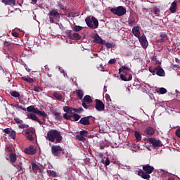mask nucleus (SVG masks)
<instances>
[{
	"instance_id": "obj_28",
	"label": "nucleus",
	"mask_w": 180,
	"mask_h": 180,
	"mask_svg": "<svg viewBox=\"0 0 180 180\" xmlns=\"http://www.w3.org/2000/svg\"><path fill=\"white\" fill-rule=\"evenodd\" d=\"M53 96L57 98L58 101H61L63 99V95L59 94L58 93H53Z\"/></svg>"
},
{
	"instance_id": "obj_47",
	"label": "nucleus",
	"mask_w": 180,
	"mask_h": 180,
	"mask_svg": "<svg viewBox=\"0 0 180 180\" xmlns=\"http://www.w3.org/2000/svg\"><path fill=\"white\" fill-rule=\"evenodd\" d=\"M4 133H6V134H11V129L9 128H6L4 129Z\"/></svg>"
},
{
	"instance_id": "obj_46",
	"label": "nucleus",
	"mask_w": 180,
	"mask_h": 180,
	"mask_svg": "<svg viewBox=\"0 0 180 180\" xmlns=\"http://www.w3.org/2000/svg\"><path fill=\"white\" fill-rule=\"evenodd\" d=\"M14 121L15 122V123H17L18 124H20L22 123V120L19 119V118H15Z\"/></svg>"
},
{
	"instance_id": "obj_10",
	"label": "nucleus",
	"mask_w": 180,
	"mask_h": 180,
	"mask_svg": "<svg viewBox=\"0 0 180 180\" xmlns=\"http://www.w3.org/2000/svg\"><path fill=\"white\" fill-rule=\"evenodd\" d=\"M90 117L91 116L82 117L79 122L80 124H84V126H89V124H91V122H89Z\"/></svg>"
},
{
	"instance_id": "obj_59",
	"label": "nucleus",
	"mask_w": 180,
	"mask_h": 180,
	"mask_svg": "<svg viewBox=\"0 0 180 180\" xmlns=\"http://www.w3.org/2000/svg\"><path fill=\"white\" fill-rule=\"evenodd\" d=\"M12 35H13L14 37H19V34H18V32H13V33H12Z\"/></svg>"
},
{
	"instance_id": "obj_43",
	"label": "nucleus",
	"mask_w": 180,
	"mask_h": 180,
	"mask_svg": "<svg viewBox=\"0 0 180 180\" xmlns=\"http://www.w3.org/2000/svg\"><path fill=\"white\" fill-rule=\"evenodd\" d=\"M128 23L129 26H136V22L133 20H129Z\"/></svg>"
},
{
	"instance_id": "obj_30",
	"label": "nucleus",
	"mask_w": 180,
	"mask_h": 180,
	"mask_svg": "<svg viewBox=\"0 0 180 180\" xmlns=\"http://www.w3.org/2000/svg\"><path fill=\"white\" fill-rule=\"evenodd\" d=\"M76 139H77V140H79V141H85V140H86L85 139V136H83L81 134L76 136Z\"/></svg>"
},
{
	"instance_id": "obj_18",
	"label": "nucleus",
	"mask_w": 180,
	"mask_h": 180,
	"mask_svg": "<svg viewBox=\"0 0 180 180\" xmlns=\"http://www.w3.org/2000/svg\"><path fill=\"white\" fill-rule=\"evenodd\" d=\"M1 2L5 5H9L13 6L15 5V0H1Z\"/></svg>"
},
{
	"instance_id": "obj_23",
	"label": "nucleus",
	"mask_w": 180,
	"mask_h": 180,
	"mask_svg": "<svg viewBox=\"0 0 180 180\" xmlns=\"http://www.w3.org/2000/svg\"><path fill=\"white\" fill-rule=\"evenodd\" d=\"M16 160H17V158H16V154L13 153H11L10 154V161L11 162H16Z\"/></svg>"
},
{
	"instance_id": "obj_27",
	"label": "nucleus",
	"mask_w": 180,
	"mask_h": 180,
	"mask_svg": "<svg viewBox=\"0 0 180 180\" xmlns=\"http://www.w3.org/2000/svg\"><path fill=\"white\" fill-rule=\"evenodd\" d=\"M134 135L137 141H140V140H141V134H140V132L136 131Z\"/></svg>"
},
{
	"instance_id": "obj_58",
	"label": "nucleus",
	"mask_w": 180,
	"mask_h": 180,
	"mask_svg": "<svg viewBox=\"0 0 180 180\" xmlns=\"http://www.w3.org/2000/svg\"><path fill=\"white\" fill-rule=\"evenodd\" d=\"M51 113L56 116L58 112H57V110H51Z\"/></svg>"
},
{
	"instance_id": "obj_14",
	"label": "nucleus",
	"mask_w": 180,
	"mask_h": 180,
	"mask_svg": "<svg viewBox=\"0 0 180 180\" xmlns=\"http://www.w3.org/2000/svg\"><path fill=\"white\" fill-rule=\"evenodd\" d=\"M132 33L136 37H140V28L139 26H136L132 28Z\"/></svg>"
},
{
	"instance_id": "obj_54",
	"label": "nucleus",
	"mask_w": 180,
	"mask_h": 180,
	"mask_svg": "<svg viewBox=\"0 0 180 180\" xmlns=\"http://www.w3.org/2000/svg\"><path fill=\"white\" fill-rule=\"evenodd\" d=\"M17 169H18V171H22V163L18 165Z\"/></svg>"
},
{
	"instance_id": "obj_34",
	"label": "nucleus",
	"mask_w": 180,
	"mask_h": 180,
	"mask_svg": "<svg viewBox=\"0 0 180 180\" xmlns=\"http://www.w3.org/2000/svg\"><path fill=\"white\" fill-rule=\"evenodd\" d=\"M73 118L75 122H78V120L81 119V115H79L77 113H75V114H73Z\"/></svg>"
},
{
	"instance_id": "obj_31",
	"label": "nucleus",
	"mask_w": 180,
	"mask_h": 180,
	"mask_svg": "<svg viewBox=\"0 0 180 180\" xmlns=\"http://www.w3.org/2000/svg\"><path fill=\"white\" fill-rule=\"evenodd\" d=\"M139 148H140V145L134 144V145H132L131 150V151L136 152V151H137V150H139Z\"/></svg>"
},
{
	"instance_id": "obj_64",
	"label": "nucleus",
	"mask_w": 180,
	"mask_h": 180,
	"mask_svg": "<svg viewBox=\"0 0 180 180\" xmlns=\"http://www.w3.org/2000/svg\"><path fill=\"white\" fill-rule=\"evenodd\" d=\"M71 109H72V110H74V112H79V110H78L77 108H71Z\"/></svg>"
},
{
	"instance_id": "obj_63",
	"label": "nucleus",
	"mask_w": 180,
	"mask_h": 180,
	"mask_svg": "<svg viewBox=\"0 0 180 180\" xmlns=\"http://www.w3.org/2000/svg\"><path fill=\"white\" fill-rule=\"evenodd\" d=\"M98 157H100V158H103V153H98Z\"/></svg>"
},
{
	"instance_id": "obj_51",
	"label": "nucleus",
	"mask_w": 180,
	"mask_h": 180,
	"mask_svg": "<svg viewBox=\"0 0 180 180\" xmlns=\"http://www.w3.org/2000/svg\"><path fill=\"white\" fill-rule=\"evenodd\" d=\"M105 165L108 166L110 164V160H109V158L106 159V160L104 162Z\"/></svg>"
},
{
	"instance_id": "obj_36",
	"label": "nucleus",
	"mask_w": 180,
	"mask_h": 180,
	"mask_svg": "<svg viewBox=\"0 0 180 180\" xmlns=\"http://www.w3.org/2000/svg\"><path fill=\"white\" fill-rule=\"evenodd\" d=\"M64 112H66V113H72V110H71V108L68 106H65L63 108Z\"/></svg>"
},
{
	"instance_id": "obj_39",
	"label": "nucleus",
	"mask_w": 180,
	"mask_h": 180,
	"mask_svg": "<svg viewBox=\"0 0 180 180\" xmlns=\"http://www.w3.org/2000/svg\"><path fill=\"white\" fill-rule=\"evenodd\" d=\"M49 175H51V176H53V178H56L57 172L53 170H49Z\"/></svg>"
},
{
	"instance_id": "obj_17",
	"label": "nucleus",
	"mask_w": 180,
	"mask_h": 180,
	"mask_svg": "<svg viewBox=\"0 0 180 180\" xmlns=\"http://www.w3.org/2000/svg\"><path fill=\"white\" fill-rule=\"evenodd\" d=\"M25 134H27V139L28 140H33V134H34V131L32 130L26 131Z\"/></svg>"
},
{
	"instance_id": "obj_35",
	"label": "nucleus",
	"mask_w": 180,
	"mask_h": 180,
	"mask_svg": "<svg viewBox=\"0 0 180 180\" xmlns=\"http://www.w3.org/2000/svg\"><path fill=\"white\" fill-rule=\"evenodd\" d=\"M153 13H154V15H155V16H159L160 15V8H153Z\"/></svg>"
},
{
	"instance_id": "obj_48",
	"label": "nucleus",
	"mask_w": 180,
	"mask_h": 180,
	"mask_svg": "<svg viewBox=\"0 0 180 180\" xmlns=\"http://www.w3.org/2000/svg\"><path fill=\"white\" fill-rule=\"evenodd\" d=\"M15 108H16V109H21L22 110H24L25 112H26V108H22L21 105H16Z\"/></svg>"
},
{
	"instance_id": "obj_12",
	"label": "nucleus",
	"mask_w": 180,
	"mask_h": 180,
	"mask_svg": "<svg viewBox=\"0 0 180 180\" xmlns=\"http://www.w3.org/2000/svg\"><path fill=\"white\" fill-rule=\"evenodd\" d=\"M31 166L34 172H37V171H39V172H41L43 171V169H41V167L39 166L35 162H32Z\"/></svg>"
},
{
	"instance_id": "obj_40",
	"label": "nucleus",
	"mask_w": 180,
	"mask_h": 180,
	"mask_svg": "<svg viewBox=\"0 0 180 180\" xmlns=\"http://www.w3.org/2000/svg\"><path fill=\"white\" fill-rule=\"evenodd\" d=\"M73 37L75 38L77 40H79L81 39V35L75 32L73 33Z\"/></svg>"
},
{
	"instance_id": "obj_13",
	"label": "nucleus",
	"mask_w": 180,
	"mask_h": 180,
	"mask_svg": "<svg viewBox=\"0 0 180 180\" xmlns=\"http://www.w3.org/2000/svg\"><path fill=\"white\" fill-rule=\"evenodd\" d=\"M25 153L26 154H30V155H33L36 153V149H34V147L33 146H30L28 148L25 149Z\"/></svg>"
},
{
	"instance_id": "obj_9",
	"label": "nucleus",
	"mask_w": 180,
	"mask_h": 180,
	"mask_svg": "<svg viewBox=\"0 0 180 180\" xmlns=\"http://www.w3.org/2000/svg\"><path fill=\"white\" fill-rule=\"evenodd\" d=\"M58 15H60V13H58V12H57V11H56V10L51 11L49 13L50 22H54V18H57V16H58Z\"/></svg>"
},
{
	"instance_id": "obj_50",
	"label": "nucleus",
	"mask_w": 180,
	"mask_h": 180,
	"mask_svg": "<svg viewBox=\"0 0 180 180\" xmlns=\"http://www.w3.org/2000/svg\"><path fill=\"white\" fill-rule=\"evenodd\" d=\"M120 78L122 81H127V77H126L123 74L120 75Z\"/></svg>"
},
{
	"instance_id": "obj_60",
	"label": "nucleus",
	"mask_w": 180,
	"mask_h": 180,
	"mask_svg": "<svg viewBox=\"0 0 180 180\" xmlns=\"http://www.w3.org/2000/svg\"><path fill=\"white\" fill-rule=\"evenodd\" d=\"M122 70H126L127 71H130V69H129V68H127V66H122Z\"/></svg>"
},
{
	"instance_id": "obj_45",
	"label": "nucleus",
	"mask_w": 180,
	"mask_h": 180,
	"mask_svg": "<svg viewBox=\"0 0 180 180\" xmlns=\"http://www.w3.org/2000/svg\"><path fill=\"white\" fill-rule=\"evenodd\" d=\"M55 116L56 120H61V114L60 112H58Z\"/></svg>"
},
{
	"instance_id": "obj_62",
	"label": "nucleus",
	"mask_w": 180,
	"mask_h": 180,
	"mask_svg": "<svg viewBox=\"0 0 180 180\" xmlns=\"http://www.w3.org/2000/svg\"><path fill=\"white\" fill-rule=\"evenodd\" d=\"M132 79H133V77L131 76V75H129L128 81H131Z\"/></svg>"
},
{
	"instance_id": "obj_57",
	"label": "nucleus",
	"mask_w": 180,
	"mask_h": 180,
	"mask_svg": "<svg viewBox=\"0 0 180 180\" xmlns=\"http://www.w3.org/2000/svg\"><path fill=\"white\" fill-rule=\"evenodd\" d=\"M176 135L177 136V137L180 138V129H176Z\"/></svg>"
},
{
	"instance_id": "obj_32",
	"label": "nucleus",
	"mask_w": 180,
	"mask_h": 180,
	"mask_svg": "<svg viewBox=\"0 0 180 180\" xmlns=\"http://www.w3.org/2000/svg\"><path fill=\"white\" fill-rule=\"evenodd\" d=\"M158 92L161 94V95H164V94H167V89L162 87L158 90Z\"/></svg>"
},
{
	"instance_id": "obj_25",
	"label": "nucleus",
	"mask_w": 180,
	"mask_h": 180,
	"mask_svg": "<svg viewBox=\"0 0 180 180\" xmlns=\"http://www.w3.org/2000/svg\"><path fill=\"white\" fill-rule=\"evenodd\" d=\"M37 115H39V116H42V117H47V114L43 111L39 110V109L37 110Z\"/></svg>"
},
{
	"instance_id": "obj_29",
	"label": "nucleus",
	"mask_w": 180,
	"mask_h": 180,
	"mask_svg": "<svg viewBox=\"0 0 180 180\" xmlns=\"http://www.w3.org/2000/svg\"><path fill=\"white\" fill-rule=\"evenodd\" d=\"M11 96H13V98H19L20 96V94L18 91H11Z\"/></svg>"
},
{
	"instance_id": "obj_1",
	"label": "nucleus",
	"mask_w": 180,
	"mask_h": 180,
	"mask_svg": "<svg viewBox=\"0 0 180 180\" xmlns=\"http://www.w3.org/2000/svg\"><path fill=\"white\" fill-rule=\"evenodd\" d=\"M46 139L51 143H54L55 140H56V143H61L63 141V136H61V134L60 131L54 129H51L47 132Z\"/></svg>"
},
{
	"instance_id": "obj_53",
	"label": "nucleus",
	"mask_w": 180,
	"mask_h": 180,
	"mask_svg": "<svg viewBox=\"0 0 180 180\" xmlns=\"http://www.w3.org/2000/svg\"><path fill=\"white\" fill-rule=\"evenodd\" d=\"M82 106L83 108H84V109H88L89 105H86V103H85V101H82Z\"/></svg>"
},
{
	"instance_id": "obj_21",
	"label": "nucleus",
	"mask_w": 180,
	"mask_h": 180,
	"mask_svg": "<svg viewBox=\"0 0 180 180\" xmlns=\"http://www.w3.org/2000/svg\"><path fill=\"white\" fill-rule=\"evenodd\" d=\"M27 111L32 113H36L37 112V108H35L33 105H30L27 108Z\"/></svg>"
},
{
	"instance_id": "obj_56",
	"label": "nucleus",
	"mask_w": 180,
	"mask_h": 180,
	"mask_svg": "<svg viewBox=\"0 0 180 180\" xmlns=\"http://www.w3.org/2000/svg\"><path fill=\"white\" fill-rule=\"evenodd\" d=\"M160 37H162V39H167V35L165 33H162Z\"/></svg>"
},
{
	"instance_id": "obj_7",
	"label": "nucleus",
	"mask_w": 180,
	"mask_h": 180,
	"mask_svg": "<svg viewBox=\"0 0 180 180\" xmlns=\"http://www.w3.org/2000/svg\"><path fill=\"white\" fill-rule=\"evenodd\" d=\"M146 140L148 143L152 144L153 147H161L162 146L161 141L157 140L154 138H148Z\"/></svg>"
},
{
	"instance_id": "obj_15",
	"label": "nucleus",
	"mask_w": 180,
	"mask_h": 180,
	"mask_svg": "<svg viewBox=\"0 0 180 180\" xmlns=\"http://www.w3.org/2000/svg\"><path fill=\"white\" fill-rule=\"evenodd\" d=\"M146 134H148V136H153L155 133V131H154V129L151 127H148L146 129L145 131Z\"/></svg>"
},
{
	"instance_id": "obj_41",
	"label": "nucleus",
	"mask_w": 180,
	"mask_h": 180,
	"mask_svg": "<svg viewBox=\"0 0 180 180\" xmlns=\"http://www.w3.org/2000/svg\"><path fill=\"white\" fill-rule=\"evenodd\" d=\"M34 91H35V92H41V91H43V89L39 86H34Z\"/></svg>"
},
{
	"instance_id": "obj_38",
	"label": "nucleus",
	"mask_w": 180,
	"mask_h": 180,
	"mask_svg": "<svg viewBox=\"0 0 180 180\" xmlns=\"http://www.w3.org/2000/svg\"><path fill=\"white\" fill-rule=\"evenodd\" d=\"M79 134H80V136H83L84 137H86V136H88V131H85V130L80 131Z\"/></svg>"
},
{
	"instance_id": "obj_3",
	"label": "nucleus",
	"mask_w": 180,
	"mask_h": 180,
	"mask_svg": "<svg viewBox=\"0 0 180 180\" xmlns=\"http://www.w3.org/2000/svg\"><path fill=\"white\" fill-rule=\"evenodd\" d=\"M85 22L87 26L91 29H98V26H99V22L95 17L91 18H91L87 17L85 19Z\"/></svg>"
},
{
	"instance_id": "obj_19",
	"label": "nucleus",
	"mask_w": 180,
	"mask_h": 180,
	"mask_svg": "<svg viewBox=\"0 0 180 180\" xmlns=\"http://www.w3.org/2000/svg\"><path fill=\"white\" fill-rule=\"evenodd\" d=\"M82 101L89 105V103H92V98L90 97V96L86 95L84 97Z\"/></svg>"
},
{
	"instance_id": "obj_26",
	"label": "nucleus",
	"mask_w": 180,
	"mask_h": 180,
	"mask_svg": "<svg viewBox=\"0 0 180 180\" xmlns=\"http://www.w3.org/2000/svg\"><path fill=\"white\" fill-rule=\"evenodd\" d=\"M22 79L23 81H26V82H29L30 84H32V82H34V80L30 77L27 78V77H22Z\"/></svg>"
},
{
	"instance_id": "obj_4",
	"label": "nucleus",
	"mask_w": 180,
	"mask_h": 180,
	"mask_svg": "<svg viewBox=\"0 0 180 180\" xmlns=\"http://www.w3.org/2000/svg\"><path fill=\"white\" fill-rule=\"evenodd\" d=\"M110 12L114 15H117V16H123L124 15H126V12H127V11L124 7L120 6L116 8H111Z\"/></svg>"
},
{
	"instance_id": "obj_42",
	"label": "nucleus",
	"mask_w": 180,
	"mask_h": 180,
	"mask_svg": "<svg viewBox=\"0 0 180 180\" xmlns=\"http://www.w3.org/2000/svg\"><path fill=\"white\" fill-rule=\"evenodd\" d=\"M63 117H64V119H66L67 120H71V117H72V116H71V115H68L67 113H65V114L63 115Z\"/></svg>"
},
{
	"instance_id": "obj_49",
	"label": "nucleus",
	"mask_w": 180,
	"mask_h": 180,
	"mask_svg": "<svg viewBox=\"0 0 180 180\" xmlns=\"http://www.w3.org/2000/svg\"><path fill=\"white\" fill-rule=\"evenodd\" d=\"M27 127V125L25 124H20L19 125V129H26Z\"/></svg>"
},
{
	"instance_id": "obj_6",
	"label": "nucleus",
	"mask_w": 180,
	"mask_h": 180,
	"mask_svg": "<svg viewBox=\"0 0 180 180\" xmlns=\"http://www.w3.org/2000/svg\"><path fill=\"white\" fill-rule=\"evenodd\" d=\"M95 108L98 112H103L105 110V104L101 100L96 99Z\"/></svg>"
},
{
	"instance_id": "obj_37",
	"label": "nucleus",
	"mask_w": 180,
	"mask_h": 180,
	"mask_svg": "<svg viewBox=\"0 0 180 180\" xmlns=\"http://www.w3.org/2000/svg\"><path fill=\"white\" fill-rule=\"evenodd\" d=\"M10 137H11V139H13V140H15V137H16V131H11Z\"/></svg>"
},
{
	"instance_id": "obj_22",
	"label": "nucleus",
	"mask_w": 180,
	"mask_h": 180,
	"mask_svg": "<svg viewBox=\"0 0 180 180\" xmlns=\"http://www.w3.org/2000/svg\"><path fill=\"white\" fill-rule=\"evenodd\" d=\"M76 94H77V96L79 98V99H82V98H84V91L81 89L77 90Z\"/></svg>"
},
{
	"instance_id": "obj_5",
	"label": "nucleus",
	"mask_w": 180,
	"mask_h": 180,
	"mask_svg": "<svg viewBox=\"0 0 180 180\" xmlns=\"http://www.w3.org/2000/svg\"><path fill=\"white\" fill-rule=\"evenodd\" d=\"M61 151H63V148L60 146H53L51 147V153L55 157H58L61 154Z\"/></svg>"
},
{
	"instance_id": "obj_20",
	"label": "nucleus",
	"mask_w": 180,
	"mask_h": 180,
	"mask_svg": "<svg viewBox=\"0 0 180 180\" xmlns=\"http://www.w3.org/2000/svg\"><path fill=\"white\" fill-rule=\"evenodd\" d=\"M169 11L172 12V13H175V12H176V2L174 1L172 3Z\"/></svg>"
},
{
	"instance_id": "obj_2",
	"label": "nucleus",
	"mask_w": 180,
	"mask_h": 180,
	"mask_svg": "<svg viewBox=\"0 0 180 180\" xmlns=\"http://www.w3.org/2000/svg\"><path fill=\"white\" fill-rule=\"evenodd\" d=\"M154 172V167L150 165H145L143 166V170L138 171V175L143 178V179H150V174Z\"/></svg>"
},
{
	"instance_id": "obj_16",
	"label": "nucleus",
	"mask_w": 180,
	"mask_h": 180,
	"mask_svg": "<svg viewBox=\"0 0 180 180\" xmlns=\"http://www.w3.org/2000/svg\"><path fill=\"white\" fill-rule=\"evenodd\" d=\"M94 41L95 43H98L100 44H103V39L101 38V37L98 34H96L94 36Z\"/></svg>"
},
{
	"instance_id": "obj_55",
	"label": "nucleus",
	"mask_w": 180,
	"mask_h": 180,
	"mask_svg": "<svg viewBox=\"0 0 180 180\" xmlns=\"http://www.w3.org/2000/svg\"><path fill=\"white\" fill-rule=\"evenodd\" d=\"M59 71H60V72H63L64 77L67 76V73H65V72H64V70L61 69L60 67H59Z\"/></svg>"
},
{
	"instance_id": "obj_11",
	"label": "nucleus",
	"mask_w": 180,
	"mask_h": 180,
	"mask_svg": "<svg viewBox=\"0 0 180 180\" xmlns=\"http://www.w3.org/2000/svg\"><path fill=\"white\" fill-rule=\"evenodd\" d=\"M27 119H31L32 120L38 122V123H39V124H41V121H40V120H39L37 116H36V115H34V113L29 112V113H27Z\"/></svg>"
},
{
	"instance_id": "obj_61",
	"label": "nucleus",
	"mask_w": 180,
	"mask_h": 180,
	"mask_svg": "<svg viewBox=\"0 0 180 180\" xmlns=\"http://www.w3.org/2000/svg\"><path fill=\"white\" fill-rule=\"evenodd\" d=\"M98 69L100 71H103V68H102V64H101L100 66L98 67Z\"/></svg>"
},
{
	"instance_id": "obj_24",
	"label": "nucleus",
	"mask_w": 180,
	"mask_h": 180,
	"mask_svg": "<svg viewBox=\"0 0 180 180\" xmlns=\"http://www.w3.org/2000/svg\"><path fill=\"white\" fill-rule=\"evenodd\" d=\"M157 75L159 77H164L165 75V72L164 71V69H160L156 72Z\"/></svg>"
},
{
	"instance_id": "obj_33",
	"label": "nucleus",
	"mask_w": 180,
	"mask_h": 180,
	"mask_svg": "<svg viewBox=\"0 0 180 180\" xmlns=\"http://www.w3.org/2000/svg\"><path fill=\"white\" fill-rule=\"evenodd\" d=\"M73 30H74V32H81V30H82V27L78 26V25H75L73 27Z\"/></svg>"
},
{
	"instance_id": "obj_44",
	"label": "nucleus",
	"mask_w": 180,
	"mask_h": 180,
	"mask_svg": "<svg viewBox=\"0 0 180 180\" xmlns=\"http://www.w3.org/2000/svg\"><path fill=\"white\" fill-rule=\"evenodd\" d=\"M3 44L4 46V47H8V46H11V42L3 40Z\"/></svg>"
},
{
	"instance_id": "obj_52",
	"label": "nucleus",
	"mask_w": 180,
	"mask_h": 180,
	"mask_svg": "<svg viewBox=\"0 0 180 180\" xmlns=\"http://www.w3.org/2000/svg\"><path fill=\"white\" fill-rule=\"evenodd\" d=\"M116 63V59L113 58V59H110L108 62L109 64H115Z\"/></svg>"
},
{
	"instance_id": "obj_8",
	"label": "nucleus",
	"mask_w": 180,
	"mask_h": 180,
	"mask_svg": "<svg viewBox=\"0 0 180 180\" xmlns=\"http://www.w3.org/2000/svg\"><path fill=\"white\" fill-rule=\"evenodd\" d=\"M138 39L143 49H147V46H148V41H147V37H146V35L143 34L141 37H138Z\"/></svg>"
}]
</instances>
